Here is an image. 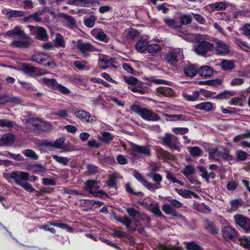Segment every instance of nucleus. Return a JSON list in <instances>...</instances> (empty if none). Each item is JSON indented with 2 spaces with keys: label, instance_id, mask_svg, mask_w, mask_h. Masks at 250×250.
Returning a JSON list of instances; mask_svg holds the SVG:
<instances>
[{
  "label": "nucleus",
  "instance_id": "f257e3e1",
  "mask_svg": "<svg viewBox=\"0 0 250 250\" xmlns=\"http://www.w3.org/2000/svg\"><path fill=\"white\" fill-rule=\"evenodd\" d=\"M10 178H12L15 183L23 188L25 190L33 192L35 191L32 186L25 181H28L29 174L28 172L21 171H13L11 173Z\"/></svg>",
  "mask_w": 250,
  "mask_h": 250
},
{
  "label": "nucleus",
  "instance_id": "f03ea898",
  "mask_svg": "<svg viewBox=\"0 0 250 250\" xmlns=\"http://www.w3.org/2000/svg\"><path fill=\"white\" fill-rule=\"evenodd\" d=\"M131 110L133 112L138 114L143 119L148 121H157L160 120V117L151 110L143 108L138 105H133L131 107Z\"/></svg>",
  "mask_w": 250,
  "mask_h": 250
},
{
  "label": "nucleus",
  "instance_id": "7ed1b4c3",
  "mask_svg": "<svg viewBox=\"0 0 250 250\" xmlns=\"http://www.w3.org/2000/svg\"><path fill=\"white\" fill-rule=\"evenodd\" d=\"M76 47L84 58H88L90 54L94 52H99V49L88 42H83L82 40L78 41Z\"/></svg>",
  "mask_w": 250,
  "mask_h": 250
},
{
  "label": "nucleus",
  "instance_id": "20e7f679",
  "mask_svg": "<svg viewBox=\"0 0 250 250\" xmlns=\"http://www.w3.org/2000/svg\"><path fill=\"white\" fill-rule=\"evenodd\" d=\"M31 60L38 63L50 68H53L55 65L52 59L49 56L43 53H36L32 55Z\"/></svg>",
  "mask_w": 250,
  "mask_h": 250
},
{
  "label": "nucleus",
  "instance_id": "39448f33",
  "mask_svg": "<svg viewBox=\"0 0 250 250\" xmlns=\"http://www.w3.org/2000/svg\"><path fill=\"white\" fill-rule=\"evenodd\" d=\"M213 48L216 54L224 56L228 55L229 52V45L226 42L216 39L214 41Z\"/></svg>",
  "mask_w": 250,
  "mask_h": 250
},
{
  "label": "nucleus",
  "instance_id": "423d86ee",
  "mask_svg": "<svg viewBox=\"0 0 250 250\" xmlns=\"http://www.w3.org/2000/svg\"><path fill=\"white\" fill-rule=\"evenodd\" d=\"M74 114L81 121L87 124H93L97 120V118L83 109L76 111Z\"/></svg>",
  "mask_w": 250,
  "mask_h": 250
},
{
  "label": "nucleus",
  "instance_id": "0eeeda50",
  "mask_svg": "<svg viewBox=\"0 0 250 250\" xmlns=\"http://www.w3.org/2000/svg\"><path fill=\"white\" fill-rule=\"evenodd\" d=\"M235 224L242 229L245 232L250 231V219L241 214L234 215Z\"/></svg>",
  "mask_w": 250,
  "mask_h": 250
},
{
  "label": "nucleus",
  "instance_id": "6e6552de",
  "mask_svg": "<svg viewBox=\"0 0 250 250\" xmlns=\"http://www.w3.org/2000/svg\"><path fill=\"white\" fill-rule=\"evenodd\" d=\"M183 58L184 55L182 50L177 49L169 52L167 54L166 57V61L170 65L174 66L179 61L182 60Z\"/></svg>",
  "mask_w": 250,
  "mask_h": 250
},
{
  "label": "nucleus",
  "instance_id": "1a4fd4ad",
  "mask_svg": "<svg viewBox=\"0 0 250 250\" xmlns=\"http://www.w3.org/2000/svg\"><path fill=\"white\" fill-rule=\"evenodd\" d=\"M163 144L171 149L179 150L178 146L179 142L178 138L174 135L167 133L162 139Z\"/></svg>",
  "mask_w": 250,
  "mask_h": 250
},
{
  "label": "nucleus",
  "instance_id": "9d476101",
  "mask_svg": "<svg viewBox=\"0 0 250 250\" xmlns=\"http://www.w3.org/2000/svg\"><path fill=\"white\" fill-rule=\"evenodd\" d=\"M213 48V44L207 41L200 42L195 48V51L199 55L204 56Z\"/></svg>",
  "mask_w": 250,
  "mask_h": 250
},
{
  "label": "nucleus",
  "instance_id": "9b49d317",
  "mask_svg": "<svg viewBox=\"0 0 250 250\" xmlns=\"http://www.w3.org/2000/svg\"><path fill=\"white\" fill-rule=\"evenodd\" d=\"M130 145L131 150L141 156H148L150 155V150L148 146H140L132 143Z\"/></svg>",
  "mask_w": 250,
  "mask_h": 250
},
{
  "label": "nucleus",
  "instance_id": "f8f14e48",
  "mask_svg": "<svg viewBox=\"0 0 250 250\" xmlns=\"http://www.w3.org/2000/svg\"><path fill=\"white\" fill-rule=\"evenodd\" d=\"M21 69L24 73L32 77L40 76L45 74L44 72H42L38 68L27 63H23Z\"/></svg>",
  "mask_w": 250,
  "mask_h": 250
},
{
  "label": "nucleus",
  "instance_id": "ddd939ff",
  "mask_svg": "<svg viewBox=\"0 0 250 250\" xmlns=\"http://www.w3.org/2000/svg\"><path fill=\"white\" fill-rule=\"evenodd\" d=\"M85 189L90 193L98 196L103 194L102 190H100V187L98 185V182L94 180H88L86 182Z\"/></svg>",
  "mask_w": 250,
  "mask_h": 250
},
{
  "label": "nucleus",
  "instance_id": "4468645a",
  "mask_svg": "<svg viewBox=\"0 0 250 250\" xmlns=\"http://www.w3.org/2000/svg\"><path fill=\"white\" fill-rule=\"evenodd\" d=\"M91 34L96 39L105 42H107L109 38L100 28H95L91 31Z\"/></svg>",
  "mask_w": 250,
  "mask_h": 250
},
{
  "label": "nucleus",
  "instance_id": "2eb2a0df",
  "mask_svg": "<svg viewBox=\"0 0 250 250\" xmlns=\"http://www.w3.org/2000/svg\"><path fill=\"white\" fill-rule=\"evenodd\" d=\"M147 176L149 177H151L154 182H155V184H152V185H153L155 187L151 189H148L150 191H154L156 189H159L161 188V183L162 181L163 178L162 176L158 173H155L153 172H149Z\"/></svg>",
  "mask_w": 250,
  "mask_h": 250
},
{
  "label": "nucleus",
  "instance_id": "dca6fc26",
  "mask_svg": "<svg viewBox=\"0 0 250 250\" xmlns=\"http://www.w3.org/2000/svg\"><path fill=\"white\" fill-rule=\"evenodd\" d=\"M133 175L134 177L140 182L144 187L147 188L148 189H151L155 187L153 185H152L151 183L148 182L146 180L142 174L136 170H134L133 172Z\"/></svg>",
  "mask_w": 250,
  "mask_h": 250
},
{
  "label": "nucleus",
  "instance_id": "f3484780",
  "mask_svg": "<svg viewBox=\"0 0 250 250\" xmlns=\"http://www.w3.org/2000/svg\"><path fill=\"white\" fill-rule=\"evenodd\" d=\"M6 35L9 37L17 36L21 39H29V37L28 36L19 26H16L12 30L8 31L6 32Z\"/></svg>",
  "mask_w": 250,
  "mask_h": 250
},
{
  "label": "nucleus",
  "instance_id": "a211bd4d",
  "mask_svg": "<svg viewBox=\"0 0 250 250\" xmlns=\"http://www.w3.org/2000/svg\"><path fill=\"white\" fill-rule=\"evenodd\" d=\"M23 40H14L11 43L12 47H17L19 48H26L29 47L31 43V38L29 39H22Z\"/></svg>",
  "mask_w": 250,
  "mask_h": 250
},
{
  "label": "nucleus",
  "instance_id": "6ab92c4d",
  "mask_svg": "<svg viewBox=\"0 0 250 250\" xmlns=\"http://www.w3.org/2000/svg\"><path fill=\"white\" fill-rule=\"evenodd\" d=\"M223 237L226 239H232L237 236L236 231L230 226H227L222 230Z\"/></svg>",
  "mask_w": 250,
  "mask_h": 250
},
{
  "label": "nucleus",
  "instance_id": "aec40b11",
  "mask_svg": "<svg viewBox=\"0 0 250 250\" xmlns=\"http://www.w3.org/2000/svg\"><path fill=\"white\" fill-rule=\"evenodd\" d=\"M220 66L224 71H231L235 68L234 62L224 59L221 62Z\"/></svg>",
  "mask_w": 250,
  "mask_h": 250
},
{
  "label": "nucleus",
  "instance_id": "412c9836",
  "mask_svg": "<svg viewBox=\"0 0 250 250\" xmlns=\"http://www.w3.org/2000/svg\"><path fill=\"white\" fill-rule=\"evenodd\" d=\"M184 72L186 76L191 78L196 75L198 68L192 64H189L184 67Z\"/></svg>",
  "mask_w": 250,
  "mask_h": 250
},
{
  "label": "nucleus",
  "instance_id": "4be33fe9",
  "mask_svg": "<svg viewBox=\"0 0 250 250\" xmlns=\"http://www.w3.org/2000/svg\"><path fill=\"white\" fill-rule=\"evenodd\" d=\"M204 226L206 229L213 234L217 233L219 230L212 221L207 219L204 221Z\"/></svg>",
  "mask_w": 250,
  "mask_h": 250
},
{
  "label": "nucleus",
  "instance_id": "5701e85b",
  "mask_svg": "<svg viewBox=\"0 0 250 250\" xmlns=\"http://www.w3.org/2000/svg\"><path fill=\"white\" fill-rule=\"evenodd\" d=\"M175 190L179 195L184 198H189L193 196V197L196 198L198 197L196 193L189 190H185L176 188L175 189Z\"/></svg>",
  "mask_w": 250,
  "mask_h": 250
},
{
  "label": "nucleus",
  "instance_id": "b1692460",
  "mask_svg": "<svg viewBox=\"0 0 250 250\" xmlns=\"http://www.w3.org/2000/svg\"><path fill=\"white\" fill-rule=\"evenodd\" d=\"M148 45V42L146 40L141 39L136 43L135 47L138 52L143 53L147 51Z\"/></svg>",
  "mask_w": 250,
  "mask_h": 250
},
{
  "label": "nucleus",
  "instance_id": "393cba45",
  "mask_svg": "<svg viewBox=\"0 0 250 250\" xmlns=\"http://www.w3.org/2000/svg\"><path fill=\"white\" fill-rule=\"evenodd\" d=\"M197 73L202 77L208 78L213 74V70L210 67L206 65L201 67Z\"/></svg>",
  "mask_w": 250,
  "mask_h": 250
},
{
  "label": "nucleus",
  "instance_id": "a878e982",
  "mask_svg": "<svg viewBox=\"0 0 250 250\" xmlns=\"http://www.w3.org/2000/svg\"><path fill=\"white\" fill-rule=\"evenodd\" d=\"M146 208L156 216L160 217L164 216L162 214L159 205L157 203L149 204L146 205Z\"/></svg>",
  "mask_w": 250,
  "mask_h": 250
},
{
  "label": "nucleus",
  "instance_id": "bb28decb",
  "mask_svg": "<svg viewBox=\"0 0 250 250\" xmlns=\"http://www.w3.org/2000/svg\"><path fill=\"white\" fill-rule=\"evenodd\" d=\"M200 93L199 91H194L192 94H188L186 92L182 93V96L187 101L193 102L196 101L200 96Z\"/></svg>",
  "mask_w": 250,
  "mask_h": 250
},
{
  "label": "nucleus",
  "instance_id": "cd10ccee",
  "mask_svg": "<svg viewBox=\"0 0 250 250\" xmlns=\"http://www.w3.org/2000/svg\"><path fill=\"white\" fill-rule=\"evenodd\" d=\"M221 151L217 148L210 149L208 150V158L216 161L221 160Z\"/></svg>",
  "mask_w": 250,
  "mask_h": 250
},
{
  "label": "nucleus",
  "instance_id": "c85d7f7f",
  "mask_svg": "<svg viewBox=\"0 0 250 250\" xmlns=\"http://www.w3.org/2000/svg\"><path fill=\"white\" fill-rule=\"evenodd\" d=\"M29 169L35 173H41V175L43 176V173L46 169L44 166L41 164H34L29 166Z\"/></svg>",
  "mask_w": 250,
  "mask_h": 250
},
{
  "label": "nucleus",
  "instance_id": "c756f323",
  "mask_svg": "<svg viewBox=\"0 0 250 250\" xmlns=\"http://www.w3.org/2000/svg\"><path fill=\"white\" fill-rule=\"evenodd\" d=\"M131 220L128 217L124 216V220L122 221V224L126 227L128 231L134 232L138 227L139 222L136 221L135 227L131 226Z\"/></svg>",
  "mask_w": 250,
  "mask_h": 250
},
{
  "label": "nucleus",
  "instance_id": "7c9ffc66",
  "mask_svg": "<svg viewBox=\"0 0 250 250\" xmlns=\"http://www.w3.org/2000/svg\"><path fill=\"white\" fill-rule=\"evenodd\" d=\"M41 120L37 118H31L28 119L25 122L26 126L30 127L32 125L35 129L38 130L39 127L40 125Z\"/></svg>",
  "mask_w": 250,
  "mask_h": 250
},
{
  "label": "nucleus",
  "instance_id": "2f4dec72",
  "mask_svg": "<svg viewBox=\"0 0 250 250\" xmlns=\"http://www.w3.org/2000/svg\"><path fill=\"white\" fill-rule=\"evenodd\" d=\"M231 208L229 210V212H232L238 210V208L243 204V201L241 199H236L229 202Z\"/></svg>",
  "mask_w": 250,
  "mask_h": 250
},
{
  "label": "nucleus",
  "instance_id": "473e14b6",
  "mask_svg": "<svg viewBox=\"0 0 250 250\" xmlns=\"http://www.w3.org/2000/svg\"><path fill=\"white\" fill-rule=\"evenodd\" d=\"M213 105L211 102H205L195 105V108L197 109L210 111L212 109Z\"/></svg>",
  "mask_w": 250,
  "mask_h": 250
},
{
  "label": "nucleus",
  "instance_id": "72a5a7b5",
  "mask_svg": "<svg viewBox=\"0 0 250 250\" xmlns=\"http://www.w3.org/2000/svg\"><path fill=\"white\" fill-rule=\"evenodd\" d=\"M161 47L158 44L151 43L148 45L147 51L148 53L153 56H156L158 52L161 51Z\"/></svg>",
  "mask_w": 250,
  "mask_h": 250
},
{
  "label": "nucleus",
  "instance_id": "f704fd0d",
  "mask_svg": "<svg viewBox=\"0 0 250 250\" xmlns=\"http://www.w3.org/2000/svg\"><path fill=\"white\" fill-rule=\"evenodd\" d=\"M40 82L44 84L46 86L53 89H56V87L58 84L56 82V80L54 79H47L46 78H43L40 80Z\"/></svg>",
  "mask_w": 250,
  "mask_h": 250
},
{
  "label": "nucleus",
  "instance_id": "c9c22d12",
  "mask_svg": "<svg viewBox=\"0 0 250 250\" xmlns=\"http://www.w3.org/2000/svg\"><path fill=\"white\" fill-rule=\"evenodd\" d=\"M158 93L165 97H171L174 94L173 90L167 87H160L157 89Z\"/></svg>",
  "mask_w": 250,
  "mask_h": 250
},
{
  "label": "nucleus",
  "instance_id": "e433bc0d",
  "mask_svg": "<svg viewBox=\"0 0 250 250\" xmlns=\"http://www.w3.org/2000/svg\"><path fill=\"white\" fill-rule=\"evenodd\" d=\"M15 140L13 134L8 133L2 135L1 138V142L4 145L12 144Z\"/></svg>",
  "mask_w": 250,
  "mask_h": 250
},
{
  "label": "nucleus",
  "instance_id": "4c0bfd02",
  "mask_svg": "<svg viewBox=\"0 0 250 250\" xmlns=\"http://www.w3.org/2000/svg\"><path fill=\"white\" fill-rule=\"evenodd\" d=\"M36 34L37 38L40 40L46 41L48 39L46 31L42 27H38Z\"/></svg>",
  "mask_w": 250,
  "mask_h": 250
},
{
  "label": "nucleus",
  "instance_id": "58836bf2",
  "mask_svg": "<svg viewBox=\"0 0 250 250\" xmlns=\"http://www.w3.org/2000/svg\"><path fill=\"white\" fill-rule=\"evenodd\" d=\"M60 17L65 20L66 25L69 27H72L74 26L75 24V21L74 18L66 14L62 13L61 14Z\"/></svg>",
  "mask_w": 250,
  "mask_h": 250
},
{
  "label": "nucleus",
  "instance_id": "ea45409f",
  "mask_svg": "<svg viewBox=\"0 0 250 250\" xmlns=\"http://www.w3.org/2000/svg\"><path fill=\"white\" fill-rule=\"evenodd\" d=\"M163 21L167 25L171 28L176 29L180 27L179 23L174 19L165 18L163 19Z\"/></svg>",
  "mask_w": 250,
  "mask_h": 250
},
{
  "label": "nucleus",
  "instance_id": "a19ab883",
  "mask_svg": "<svg viewBox=\"0 0 250 250\" xmlns=\"http://www.w3.org/2000/svg\"><path fill=\"white\" fill-rule=\"evenodd\" d=\"M195 169L192 166L187 165L181 171V172L188 178L189 176L192 175L195 173Z\"/></svg>",
  "mask_w": 250,
  "mask_h": 250
},
{
  "label": "nucleus",
  "instance_id": "79ce46f5",
  "mask_svg": "<svg viewBox=\"0 0 250 250\" xmlns=\"http://www.w3.org/2000/svg\"><path fill=\"white\" fill-rule=\"evenodd\" d=\"M114 62L115 59L113 58H111L107 60H100L98 62V66L100 68L104 69Z\"/></svg>",
  "mask_w": 250,
  "mask_h": 250
},
{
  "label": "nucleus",
  "instance_id": "37998d69",
  "mask_svg": "<svg viewBox=\"0 0 250 250\" xmlns=\"http://www.w3.org/2000/svg\"><path fill=\"white\" fill-rule=\"evenodd\" d=\"M96 19V17L94 15L91 16L89 18L84 17V23L86 27L91 28L94 26Z\"/></svg>",
  "mask_w": 250,
  "mask_h": 250
},
{
  "label": "nucleus",
  "instance_id": "c03bdc74",
  "mask_svg": "<svg viewBox=\"0 0 250 250\" xmlns=\"http://www.w3.org/2000/svg\"><path fill=\"white\" fill-rule=\"evenodd\" d=\"M52 128V125L48 122L41 120L38 131H48Z\"/></svg>",
  "mask_w": 250,
  "mask_h": 250
},
{
  "label": "nucleus",
  "instance_id": "a18cd8bd",
  "mask_svg": "<svg viewBox=\"0 0 250 250\" xmlns=\"http://www.w3.org/2000/svg\"><path fill=\"white\" fill-rule=\"evenodd\" d=\"M52 157L56 162L64 166L67 165L70 161V159L67 157L60 156L57 155H52Z\"/></svg>",
  "mask_w": 250,
  "mask_h": 250
},
{
  "label": "nucleus",
  "instance_id": "49530a36",
  "mask_svg": "<svg viewBox=\"0 0 250 250\" xmlns=\"http://www.w3.org/2000/svg\"><path fill=\"white\" fill-rule=\"evenodd\" d=\"M187 250H203V249L194 242H184Z\"/></svg>",
  "mask_w": 250,
  "mask_h": 250
},
{
  "label": "nucleus",
  "instance_id": "de8ad7c7",
  "mask_svg": "<svg viewBox=\"0 0 250 250\" xmlns=\"http://www.w3.org/2000/svg\"><path fill=\"white\" fill-rule=\"evenodd\" d=\"M66 3L69 5H75L80 6H87L88 4L86 0H68Z\"/></svg>",
  "mask_w": 250,
  "mask_h": 250
},
{
  "label": "nucleus",
  "instance_id": "09e8293b",
  "mask_svg": "<svg viewBox=\"0 0 250 250\" xmlns=\"http://www.w3.org/2000/svg\"><path fill=\"white\" fill-rule=\"evenodd\" d=\"M162 209L167 214H172L173 216H176L175 210L169 204H164L162 207Z\"/></svg>",
  "mask_w": 250,
  "mask_h": 250
},
{
  "label": "nucleus",
  "instance_id": "8fccbe9b",
  "mask_svg": "<svg viewBox=\"0 0 250 250\" xmlns=\"http://www.w3.org/2000/svg\"><path fill=\"white\" fill-rule=\"evenodd\" d=\"M64 142V139L63 138H60L57 139L54 143L48 142L46 145L48 146H51L56 148H60Z\"/></svg>",
  "mask_w": 250,
  "mask_h": 250
},
{
  "label": "nucleus",
  "instance_id": "3c124183",
  "mask_svg": "<svg viewBox=\"0 0 250 250\" xmlns=\"http://www.w3.org/2000/svg\"><path fill=\"white\" fill-rule=\"evenodd\" d=\"M24 15V12L22 11H17L11 10L7 13V16L8 18H12L13 17L16 18L22 17Z\"/></svg>",
  "mask_w": 250,
  "mask_h": 250
},
{
  "label": "nucleus",
  "instance_id": "603ef678",
  "mask_svg": "<svg viewBox=\"0 0 250 250\" xmlns=\"http://www.w3.org/2000/svg\"><path fill=\"white\" fill-rule=\"evenodd\" d=\"M166 117L171 118V121H177V120H183V121H187L188 119V117H186L182 114H178V115H169V114H166Z\"/></svg>",
  "mask_w": 250,
  "mask_h": 250
},
{
  "label": "nucleus",
  "instance_id": "864d4df0",
  "mask_svg": "<svg viewBox=\"0 0 250 250\" xmlns=\"http://www.w3.org/2000/svg\"><path fill=\"white\" fill-rule=\"evenodd\" d=\"M22 153L27 157L33 160H37L39 158L35 152L32 149H26L22 151Z\"/></svg>",
  "mask_w": 250,
  "mask_h": 250
},
{
  "label": "nucleus",
  "instance_id": "5fc2aeb1",
  "mask_svg": "<svg viewBox=\"0 0 250 250\" xmlns=\"http://www.w3.org/2000/svg\"><path fill=\"white\" fill-rule=\"evenodd\" d=\"M227 7V3L225 2H217L211 4V8L219 11L225 10Z\"/></svg>",
  "mask_w": 250,
  "mask_h": 250
},
{
  "label": "nucleus",
  "instance_id": "6e6d98bb",
  "mask_svg": "<svg viewBox=\"0 0 250 250\" xmlns=\"http://www.w3.org/2000/svg\"><path fill=\"white\" fill-rule=\"evenodd\" d=\"M230 105L239 106L240 107L243 106V100L239 97H234L232 98L229 102Z\"/></svg>",
  "mask_w": 250,
  "mask_h": 250
},
{
  "label": "nucleus",
  "instance_id": "4d7b16f0",
  "mask_svg": "<svg viewBox=\"0 0 250 250\" xmlns=\"http://www.w3.org/2000/svg\"><path fill=\"white\" fill-rule=\"evenodd\" d=\"M55 45L57 47H62L65 46L64 43V40L63 37L59 34H57L55 39Z\"/></svg>",
  "mask_w": 250,
  "mask_h": 250
},
{
  "label": "nucleus",
  "instance_id": "13d9d810",
  "mask_svg": "<svg viewBox=\"0 0 250 250\" xmlns=\"http://www.w3.org/2000/svg\"><path fill=\"white\" fill-rule=\"evenodd\" d=\"M113 136L108 132H103L102 135L101 140L104 143H108L110 141L112 140Z\"/></svg>",
  "mask_w": 250,
  "mask_h": 250
},
{
  "label": "nucleus",
  "instance_id": "bf43d9fd",
  "mask_svg": "<svg viewBox=\"0 0 250 250\" xmlns=\"http://www.w3.org/2000/svg\"><path fill=\"white\" fill-rule=\"evenodd\" d=\"M235 154L237 158L240 161H245L249 155L248 153L241 150H237Z\"/></svg>",
  "mask_w": 250,
  "mask_h": 250
},
{
  "label": "nucleus",
  "instance_id": "052dcab7",
  "mask_svg": "<svg viewBox=\"0 0 250 250\" xmlns=\"http://www.w3.org/2000/svg\"><path fill=\"white\" fill-rule=\"evenodd\" d=\"M15 124L14 122L5 119L0 120V127H7L8 128H12L14 125Z\"/></svg>",
  "mask_w": 250,
  "mask_h": 250
},
{
  "label": "nucleus",
  "instance_id": "680f3d73",
  "mask_svg": "<svg viewBox=\"0 0 250 250\" xmlns=\"http://www.w3.org/2000/svg\"><path fill=\"white\" fill-rule=\"evenodd\" d=\"M245 80L242 78H234L230 82V84L232 86H239L244 83Z\"/></svg>",
  "mask_w": 250,
  "mask_h": 250
},
{
  "label": "nucleus",
  "instance_id": "e2e57ef3",
  "mask_svg": "<svg viewBox=\"0 0 250 250\" xmlns=\"http://www.w3.org/2000/svg\"><path fill=\"white\" fill-rule=\"evenodd\" d=\"M235 92H231L230 91H225L223 92L220 93L217 95V98L223 99L228 98L229 97L234 95Z\"/></svg>",
  "mask_w": 250,
  "mask_h": 250
},
{
  "label": "nucleus",
  "instance_id": "0e129e2a",
  "mask_svg": "<svg viewBox=\"0 0 250 250\" xmlns=\"http://www.w3.org/2000/svg\"><path fill=\"white\" fill-rule=\"evenodd\" d=\"M189 150L191 155L196 157L199 156L202 152L201 149L197 146L190 147L189 148Z\"/></svg>",
  "mask_w": 250,
  "mask_h": 250
},
{
  "label": "nucleus",
  "instance_id": "69168bd1",
  "mask_svg": "<svg viewBox=\"0 0 250 250\" xmlns=\"http://www.w3.org/2000/svg\"><path fill=\"white\" fill-rule=\"evenodd\" d=\"M139 36V32L135 29H131L127 33L126 37L127 39L133 40Z\"/></svg>",
  "mask_w": 250,
  "mask_h": 250
},
{
  "label": "nucleus",
  "instance_id": "338daca9",
  "mask_svg": "<svg viewBox=\"0 0 250 250\" xmlns=\"http://www.w3.org/2000/svg\"><path fill=\"white\" fill-rule=\"evenodd\" d=\"M192 17L190 15H185L181 17V23L186 25L191 23Z\"/></svg>",
  "mask_w": 250,
  "mask_h": 250
},
{
  "label": "nucleus",
  "instance_id": "774afa93",
  "mask_svg": "<svg viewBox=\"0 0 250 250\" xmlns=\"http://www.w3.org/2000/svg\"><path fill=\"white\" fill-rule=\"evenodd\" d=\"M241 31L244 35L250 39V24H245L241 28Z\"/></svg>",
  "mask_w": 250,
  "mask_h": 250
}]
</instances>
